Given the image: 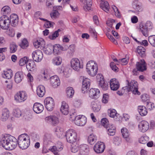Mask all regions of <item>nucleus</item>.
Returning <instances> with one entry per match:
<instances>
[{
  "label": "nucleus",
  "mask_w": 155,
  "mask_h": 155,
  "mask_svg": "<svg viewBox=\"0 0 155 155\" xmlns=\"http://www.w3.org/2000/svg\"><path fill=\"white\" fill-rule=\"evenodd\" d=\"M145 49L141 46H139L137 48V52L141 57H143L145 55Z\"/></svg>",
  "instance_id": "nucleus-43"
},
{
  "label": "nucleus",
  "mask_w": 155,
  "mask_h": 155,
  "mask_svg": "<svg viewBox=\"0 0 155 155\" xmlns=\"http://www.w3.org/2000/svg\"><path fill=\"white\" fill-rule=\"evenodd\" d=\"M28 42L26 39H24L20 44V46L22 48L25 49L28 46Z\"/></svg>",
  "instance_id": "nucleus-48"
},
{
  "label": "nucleus",
  "mask_w": 155,
  "mask_h": 155,
  "mask_svg": "<svg viewBox=\"0 0 155 155\" xmlns=\"http://www.w3.org/2000/svg\"><path fill=\"white\" fill-rule=\"evenodd\" d=\"M115 22V20L113 19H109L106 21V24L110 27H112L113 23Z\"/></svg>",
  "instance_id": "nucleus-63"
},
{
  "label": "nucleus",
  "mask_w": 155,
  "mask_h": 155,
  "mask_svg": "<svg viewBox=\"0 0 155 155\" xmlns=\"http://www.w3.org/2000/svg\"><path fill=\"white\" fill-rule=\"evenodd\" d=\"M0 143L2 146L7 150H12L17 146V140L14 137L8 134L2 135Z\"/></svg>",
  "instance_id": "nucleus-1"
},
{
  "label": "nucleus",
  "mask_w": 155,
  "mask_h": 155,
  "mask_svg": "<svg viewBox=\"0 0 155 155\" xmlns=\"http://www.w3.org/2000/svg\"><path fill=\"white\" fill-rule=\"evenodd\" d=\"M24 75L23 73L20 71H18L15 74V81L17 83H20L23 79Z\"/></svg>",
  "instance_id": "nucleus-28"
},
{
  "label": "nucleus",
  "mask_w": 155,
  "mask_h": 155,
  "mask_svg": "<svg viewBox=\"0 0 155 155\" xmlns=\"http://www.w3.org/2000/svg\"><path fill=\"white\" fill-rule=\"evenodd\" d=\"M11 9L8 6H5L3 7L2 9V12L4 15H5L9 14L11 12Z\"/></svg>",
  "instance_id": "nucleus-45"
},
{
  "label": "nucleus",
  "mask_w": 155,
  "mask_h": 155,
  "mask_svg": "<svg viewBox=\"0 0 155 155\" xmlns=\"http://www.w3.org/2000/svg\"><path fill=\"white\" fill-rule=\"evenodd\" d=\"M147 107L148 110H152L154 108V104L151 102H147Z\"/></svg>",
  "instance_id": "nucleus-58"
},
{
  "label": "nucleus",
  "mask_w": 155,
  "mask_h": 155,
  "mask_svg": "<svg viewBox=\"0 0 155 155\" xmlns=\"http://www.w3.org/2000/svg\"><path fill=\"white\" fill-rule=\"evenodd\" d=\"M110 86L111 90L116 91L119 88L120 84L116 79L113 78L110 81Z\"/></svg>",
  "instance_id": "nucleus-22"
},
{
  "label": "nucleus",
  "mask_w": 155,
  "mask_h": 155,
  "mask_svg": "<svg viewBox=\"0 0 155 155\" xmlns=\"http://www.w3.org/2000/svg\"><path fill=\"white\" fill-rule=\"evenodd\" d=\"M50 82L52 86L54 88L57 87L60 85V80L56 75L52 76L50 78Z\"/></svg>",
  "instance_id": "nucleus-19"
},
{
  "label": "nucleus",
  "mask_w": 155,
  "mask_h": 155,
  "mask_svg": "<svg viewBox=\"0 0 155 155\" xmlns=\"http://www.w3.org/2000/svg\"><path fill=\"white\" fill-rule=\"evenodd\" d=\"M148 41L151 45L155 47V35H151L148 37Z\"/></svg>",
  "instance_id": "nucleus-47"
},
{
  "label": "nucleus",
  "mask_w": 155,
  "mask_h": 155,
  "mask_svg": "<svg viewBox=\"0 0 155 155\" xmlns=\"http://www.w3.org/2000/svg\"><path fill=\"white\" fill-rule=\"evenodd\" d=\"M12 114L14 117L18 118L22 116V112L20 109L16 108L13 110Z\"/></svg>",
  "instance_id": "nucleus-39"
},
{
  "label": "nucleus",
  "mask_w": 155,
  "mask_h": 155,
  "mask_svg": "<svg viewBox=\"0 0 155 155\" xmlns=\"http://www.w3.org/2000/svg\"><path fill=\"white\" fill-rule=\"evenodd\" d=\"M107 130V134L109 135L113 136L115 134L116 132L115 127H112V129L108 128V130Z\"/></svg>",
  "instance_id": "nucleus-53"
},
{
  "label": "nucleus",
  "mask_w": 155,
  "mask_h": 155,
  "mask_svg": "<svg viewBox=\"0 0 155 155\" xmlns=\"http://www.w3.org/2000/svg\"><path fill=\"white\" fill-rule=\"evenodd\" d=\"M17 142L19 147L22 150L27 148L30 144L29 137L26 134H23L19 136Z\"/></svg>",
  "instance_id": "nucleus-2"
},
{
  "label": "nucleus",
  "mask_w": 155,
  "mask_h": 155,
  "mask_svg": "<svg viewBox=\"0 0 155 155\" xmlns=\"http://www.w3.org/2000/svg\"><path fill=\"white\" fill-rule=\"evenodd\" d=\"M136 66L138 71H143L147 69L145 62L144 60H141L137 62L136 64Z\"/></svg>",
  "instance_id": "nucleus-23"
},
{
  "label": "nucleus",
  "mask_w": 155,
  "mask_h": 155,
  "mask_svg": "<svg viewBox=\"0 0 155 155\" xmlns=\"http://www.w3.org/2000/svg\"><path fill=\"white\" fill-rule=\"evenodd\" d=\"M45 107L48 111H52L54 107V102L53 99L51 97L46 98L44 101Z\"/></svg>",
  "instance_id": "nucleus-9"
},
{
  "label": "nucleus",
  "mask_w": 155,
  "mask_h": 155,
  "mask_svg": "<svg viewBox=\"0 0 155 155\" xmlns=\"http://www.w3.org/2000/svg\"><path fill=\"white\" fill-rule=\"evenodd\" d=\"M53 46L51 45H48L43 49L44 53L48 55L53 53Z\"/></svg>",
  "instance_id": "nucleus-32"
},
{
  "label": "nucleus",
  "mask_w": 155,
  "mask_h": 155,
  "mask_svg": "<svg viewBox=\"0 0 155 155\" xmlns=\"http://www.w3.org/2000/svg\"><path fill=\"white\" fill-rule=\"evenodd\" d=\"M105 149L104 143L101 142H98L95 144L94 147L95 152L97 153H102Z\"/></svg>",
  "instance_id": "nucleus-16"
},
{
  "label": "nucleus",
  "mask_w": 155,
  "mask_h": 155,
  "mask_svg": "<svg viewBox=\"0 0 155 155\" xmlns=\"http://www.w3.org/2000/svg\"><path fill=\"white\" fill-rule=\"evenodd\" d=\"M110 66L112 69L115 72L118 71V68L116 66L113 62H111L110 64Z\"/></svg>",
  "instance_id": "nucleus-61"
},
{
  "label": "nucleus",
  "mask_w": 155,
  "mask_h": 155,
  "mask_svg": "<svg viewBox=\"0 0 155 155\" xmlns=\"http://www.w3.org/2000/svg\"><path fill=\"white\" fill-rule=\"evenodd\" d=\"M153 28V25L152 22L150 21H148L146 22L144 25L142 27L140 26V30L143 35L145 37L148 35V31Z\"/></svg>",
  "instance_id": "nucleus-8"
},
{
  "label": "nucleus",
  "mask_w": 155,
  "mask_h": 155,
  "mask_svg": "<svg viewBox=\"0 0 155 155\" xmlns=\"http://www.w3.org/2000/svg\"><path fill=\"white\" fill-rule=\"evenodd\" d=\"M97 79L99 86L104 91L107 90L108 87V84L104 81V77L101 74H98L97 76Z\"/></svg>",
  "instance_id": "nucleus-10"
},
{
  "label": "nucleus",
  "mask_w": 155,
  "mask_h": 155,
  "mask_svg": "<svg viewBox=\"0 0 155 155\" xmlns=\"http://www.w3.org/2000/svg\"><path fill=\"white\" fill-rule=\"evenodd\" d=\"M91 107L92 110L94 112H99L101 109V105L96 101H93L91 103Z\"/></svg>",
  "instance_id": "nucleus-31"
},
{
  "label": "nucleus",
  "mask_w": 155,
  "mask_h": 155,
  "mask_svg": "<svg viewBox=\"0 0 155 155\" xmlns=\"http://www.w3.org/2000/svg\"><path fill=\"white\" fill-rule=\"evenodd\" d=\"M9 20L11 25L13 27H15L18 23V17L16 14H12L10 16Z\"/></svg>",
  "instance_id": "nucleus-21"
},
{
  "label": "nucleus",
  "mask_w": 155,
  "mask_h": 155,
  "mask_svg": "<svg viewBox=\"0 0 155 155\" xmlns=\"http://www.w3.org/2000/svg\"><path fill=\"white\" fill-rule=\"evenodd\" d=\"M80 1L83 3L84 5V10L86 11L91 9L92 4L91 0H80Z\"/></svg>",
  "instance_id": "nucleus-26"
},
{
  "label": "nucleus",
  "mask_w": 155,
  "mask_h": 155,
  "mask_svg": "<svg viewBox=\"0 0 155 155\" xmlns=\"http://www.w3.org/2000/svg\"><path fill=\"white\" fill-rule=\"evenodd\" d=\"M65 136L67 141L71 143L75 142L77 139V134L74 130L70 129L66 132Z\"/></svg>",
  "instance_id": "nucleus-5"
},
{
  "label": "nucleus",
  "mask_w": 155,
  "mask_h": 155,
  "mask_svg": "<svg viewBox=\"0 0 155 155\" xmlns=\"http://www.w3.org/2000/svg\"><path fill=\"white\" fill-rule=\"evenodd\" d=\"M54 23L50 21H47L45 23L44 26L46 28H49L53 27Z\"/></svg>",
  "instance_id": "nucleus-59"
},
{
  "label": "nucleus",
  "mask_w": 155,
  "mask_h": 155,
  "mask_svg": "<svg viewBox=\"0 0 155 155\" xmlns=\"http://www.w3.org/2000/svg\"><path fill=\"white\" fill-rule=\"evenodd\" d=\"M45 93V87L42 85H40L37 87V94L40 97H43Z\"/></svg>",
  "instance_id": "nucleus-30"
},
{
  "label": "nucleus",
  "mask_w": 155,
  "mask_h": 155,
  "mask_svg": "<svg viewBox=\"0 0 155 155\" xmlns=\"http://www.w3.org/2000/svg\"><path fill=\"white\" fill-rule=\"evenodd\" d=\"M26 67L28 71H36V65L33 61H30L26 64Z\"/></svg>",
  "instance_id": "nucleus-29"
},
{
  "label": "nucleus",
  "mask_w": 155,
  "mask_h": 155,
  "mask_svg": "<svg viewBox=\"0 0 155 155\" xmlns=\"http://www.w3.org/2000/svg\"><path fill=\"white\" fill-rule=\"evenodd\" d=\"M138 111L140 114L142 116H145L147 113L146 108L144 106H139L138 107Z\"/></svg>",
  "instance_id": "nucleus-33"
},
{
  "label": "nucleus",
  "mask_w": 155,
  "mask_h": 155,
  "mask_svg": "<svg viewBox=\"0 0 155 155\" xmlns=\"http://www.w3.org/2000/svg\"><path fill=\"white\" fill-rule=\"evenodd\" d=\"M126 82L127 86L123 87L122 90H126L127 92L131 91L133 94H140V93L138 91V84L137 81L132 80L130 83L127 80Z\"/></svg>",
  "instance_id": "nucleus-3"
},
{
  "label": "nucleus",
  "mask_w": 155,
  "mask_h": 155,
  "mask_svg": "<svg viewBox=\"0 0 155 155\" xmlns=\"http://www.w3.org/2000/svg\"><path fill=\"white\" fill-rule=\"evenodd\" d=\"M10 24L9 18L5 15H3L0 18V27L3 30H8L10 26Z\"/></svg>",
  "instance_id": "nucleus-7"
},
{
  "label": "nucleus",
  "mask_w": 155,
  "mask_h": 155,
  "mask_svg": "<svg viewBox=\"0 0 155 155\" xmlns=\"http://www.w3.org/2000/svg\"><path fill=\"white\" fill-rule=\"evenodd\" d=\"M128 61V59L123 58L119 60L118 63H120L123 65H125L127 64Z\"/></svg>",
  "instance_id": "nucleus-60"
},
{
  "label": "nucleus",
  "mask_w": 155,
  "mask_h": 155,
  "mask_svg": "<svg viewBox=\"0 0 155 155\" xmlns=\"http://www.w3.org/2000/svg\"><path fill=\"white\" fill-rule=\"evenodd\" d=\"M2 118L3 121H6L9 116V112L8 110L6 109H4L2 110Z\"/></svg>",
  "instance_id": "nucleus-35"
},
{
  "label": "nucleus",
  "mask_w": 155,
  "mask_h": 155,
  "mask_svg": "<svg viewBox=\"0 0 155 155\" xmlns=\"http://www.w3.org/2000/svg\"><path fill=\"white\" fill-rule=\"evenodd\" d=\"M34 45L36 48H38L41 47H43L45 44L44 40L41 38V39L37 40L33 43Z\"/></svg>",
  "instance_id": "nucleus-34"
},
{
  "label": "nucleus",
  "mask_w": 155,
  "mask_h": 155,
  "mask_svg": "<svg viewBox=\"0 0 155 155\" xmlns=\"http://www.w3.org/2000/svg\"><path fill=\"white\" fill-rule=\"evenodd\" d=\"M60 110L63 114L67 115L69 112V107L68 104L65 101L62 102V104Z\"/></svg>",
  "instance_id": "nucleus-25"
},
{
  "label": "nucleus",
  "mask_w": 155,
  "mask_h": 155,
  "mask_svg": "<svg viewBox=\"0 0 155 155\" xmlns=\"http://www.w3.org/2000/svg\"><path fill=\"white\" fill-rule=\"evenodd\" d=\"M59 13L56 10L53 9V12L51 13L50 15L52 18H56L59 16Z\"/></svg>",
  "instance_id": "nucleus-50"
},
{
  "label": "nucleus",
  "mask_w": 155,
  "mask_h": 155,
  "mask_svg": "<svg viewBox=\"0 0 155 155\" xmlns=\"http://www.w3.org/2000/svg\"><path fill=\"white\" fill-rule=\"evenodd\" d=\"M114 143L116 145L118 146L120 143L121 142V138L118 137H115L113 139Z\"/></svg>",
  "instance_id": "nucleus-56"
},
{
  "label": "nucleus",
  "mask_w": 155,
  "mask_h": 155,
  "mask_svg": "<svg viewBox=\"0 0 155 155\" xmlns=\"http://www.w3.org/2000/svg\"><path fill=\"white\" fill-rule=\"evenodd\" d=\"M108 113L109 116L111 117L114 118L117 114L116 110L115 109L108 110Z\"/></svg>",
  "instance_id": "nucleus-49"
},
{
  "label": "nucleus",
  "mask_w": 155,
  "mask_h": 155,
  "mask_svg": "<svg viewBox=\"0 0 155 155\" xmlns=\"http://www.w3.org/2000/svg\"><path fill=\"white\" fill-rule=\"evenodd\" d=\"M29 61L28 58L27 57H24L20 59L19 61V64L20 66H22L27 64Z\"/></svg>",
  "instance_id": "nucleus-42"
},
{
  "label": "nucleus",
  "mask_w": 155,
  "mask_h": 155,
  "mask_svg": "<svg viewBox=\"0 0 155 155\" xmlns=\"http://www.w3.org/2000/svg\"><path fill=\"white\" fill-rule=\"evenodd\" d=\"M51 139V136L48 134H45L43 138V143L46 146L50 142Z\"/></svg>",
  "instance_id": "nucleus-40"
},
{
  "label": "nucleus",
  "mask_w": 155,
  "mask_h": 155,
  "mask_svg": "<svg viewBox=\"0 0 155 155\" xmlns=\"http://www.w3.org/2000/svg\"><path fill=\"white\" fill-rule=\"evenodd\" d=\"M71 118H72V120H75V124L78 126H83L86 123L87 118L83 115H78L76 116L74 114L72 115H71Z\"/></svg>",
  "instance_id": "nucleus-6"
},
{
  "label": "nucleus",
  "mask_w": 155,
  "mask_h": 155,
  "mask_svg": "<svg viewBox=\"0 0 155 155\" xmlns=\"http://www.w3.org/2000/svg\"><path fill=\"white\" fill-rule=\"evenodd\" d=\"M52 61L53 63L54 64L58 65L61 64L62 59L61 57H57L54 58Z\"/></svg>",
  "instance_id": "nucleus-46"
},
{
  "label": "nucleus",
  "mask_w": 155,
  "mask_h": 155,
  "mask_svg": "<svg viewBox=\"0 0 155 155\" xmlns=\"http://www.w3.org/2000/svg\"><path fill=\"white\" fill-rule=\"evenodd\" d=\"M90 85V80L88 78H85L84 79L82 85V91L87 90L89 88Z\"/></svg>",
  "instance_id": "nucleus-27"
},
{
  "label": "nucleus",
  "mask_w": 155,
  "mask_h": 155,
  "mask_svg": "<svg viewBox=\"0 0 155 155\" xmlns=\"http://www.w3.org/2000/svg\"><path fill=\"white\" fill-rule=\"evenodd\" d=\"M66 91L67 96L68 97H72L74 94V91L71 87H68L66 89Z\"/></svg>",
  "instance_id": "nucleus-41"
},
{
  "label": "nucleus",
  "mask_w": 155,
  "mask_h": 155,
  "mask_svg": "<svg viewBox=\"0 0 155 155\" xmlns=\"http://www.w3.org/2000/svg\"><path fill=\"white\" fill-rule=\"evenodd\" d=\"M13 75L12 71L10 69L4 72V74L3 75V77L4 78L9 79L11 78Z\"/></svg>",
  "instance_id": "nucleus-38"
},
{
  "label": "nucleus",
  "mask_w": 155,
  "mask_h": 155,
  "mask_svg": "<svg viewBox=\"0 0 155 155\" xmlns=\"http://www.w3.org/2000/svg\"><path fill=\"white\" fill-rule=\"evenodd\" d=\"M82 104V102L81 100L76 99L74 103V106L78 108L80 107Z\"/></svg>",
  "instance_id": "nucleus-52"
},
{
  "label": "nucleus",
  "mask_w": 155,
  "mask_h": 155,
  "mask_svg": "<svg viewBox=\"0 0 155 155\" xmlns=\"http://www.w3.org/2000/svg\"><path fill=\"white\" fill-rule=\"evenodd\" d=\"M149 127L148 123L145 120L141 121L138 125L139 130L142 132H146L149 129Z\"/></svg>",
  "instance_id": "nucleus-18"
},
{
  "label": "nucleus",
  "mask_w": 155,
  "mask_h": 155,
  "mask_svg": "<svg viewBox=\"0 0 155 155\" xmlns=\"http://www.w3.org/2000/svg\"><path fill=\"white\" fill-rule=\"evenodd\" d=\"M100 6L102 9L106 12L109 10V6L107 1L102 2L100 4Z\"/></svg>",
  "instance_id": "nucleus-36"
},
{
  "label": "nucleus",
  "mask_w": 155,
  "mask_h": 155,
  "mask_svg": "<svg viewBox=\"0 0 155 155\" xmlns=\"http://www.w3.org/2000/svg\"><path fill=\"white\" fill-rule=\"evenodd\" d=\"M112 8L115 12V15L119 18L120 17V14L117 8L115 6H113Z\"/></svg>",
  "instance_id": "nucleus-62"
},
{
  "label": "nucleus",
  "mask_w": 155,
  "mask_h": 155,
  "mask_svg": "<svg viewBox=\"0 0 155 155\" xmlns=\"http://www.w3.org/2000/svg\"><path fill=\"white\" fill-rule=\"evenodd\" d=\"M109 96L107 94H104L103 95L102 101L104 103H107L108 102Z\"/></svg>",
  "instance_id": "nucleus-64"
},
{
  "label": "nucleus",
  "mask_w": 155,
  "mask_h": 155,
  "mask_svg": "<svg viewBox=\"0 0 155 155\" xmlns=\"http://www.w3.org/2000/svg\"><path fill=\"white\" fill-rule=\"evenodd\" d=\"M71 67L74 70L78 71L83 68V65L80 64L79 60L77 58L72 59L71 61Z\"/></svg>",
  "instance_id": "nucleus-11"
},
{
  "label": "nucleus",
  "mask_w": 155,
  "mask_h": 155,
  "mask_svg": "<svg viewBox=\"0 0 155 155\" xmlns=\"http://www.w3.org/2000/svg\"><path fill=\"white\" fill-rule=\"evenodd\" d=\"M96 140V136L93 134H91L88 137V142L91 145L94 144Z\"/></svg>",
  "instance_id": "nucleus-37"
},
{
  "label": "nucleus",
  "mask_w": 155,
  "mask_h": 155,
  "mask_svg": "<svg viewBox=\"0 0 155 155\" xmlns=\"http://www.w3.org/2000/svg\"><path fill=\"white\" fill-rule=\"evenodd\" d=\"M45 122L53 125H55L59 122L58 118L55 115H50L45 118Z\"/></svg>",
  "instance_id": "nucleus-14"
},
{
  "label": "nucleus",
  "mask_w": 155,
  "mask_h": 155,
  "mask_svg": "<svg viewBox=\"0 0 155 155\" xmlns=\"http://www.w3.org/2000/svg\"><path fill=\"white\" fill-rule=\"evenodd\" d=\"M17 49V46L15 44L13 43L10 45V52L14 53L16 51Z\"/></svg>",
  "instance_id": "nucleus-57"
},
{
  "label": "nucleus",
  "mask_w": 155,
  "mask_h": 155,
  "mask_svg": "<svg viewBox=\"0 0 155 155\" xmlns=\"http://www.w3.org/2000/svg\"><path fill=\"white\" fill-rule=\"evenodd\" d=\"M61 31L60 29L55 31L52 35H49L48 37L49 39L52 40L55 39L57 37H58L59 35V32Z\"/></svg>",
  "instance_id": "nucleus-44"
},
{
  "label": "nucleus",
  "mask_w": 155,
  "mask_h": 155,
  "mask_svg": "<svg viewBox=\"0 0 155 155\" xmlns=\"http://www.w3.org/2000/svg\"><path fill=\"white\" fill-rule=\"evenodd\" d=\"M100 94L99 90L97 88H91L89 92V96L92 99L98 98L100 95Z\"/></svg>",
  "instance_id": "nucleus-17"
},
{
  "label": "nucleus",
  "mask_w": 155,
  "mask_h": 155,
  "mask_svg": "<svg viewBox=\"0 0 155 155\" xmlns=\"http://www.w3.org/2000/svg\"><path fill=\"white\" fill-rule=\"evenodd\" d=\"M86 70L90 75L93 77L95 76L97 73V64L93 61H89L87 64Z\"/></svg>",
  "instance_id": "nucleus-4"
},
{
  "label": "nucleus",
  "mask_w": 155,
  "mask_h": 155,
  "mask_svg": "<svg viewBox=\"0 0 155 155\" xmlns=\"http://www.w3.org/2000/svg\"><path fill=\"white\" fill-rule=\"evenodd\" d=\"M27 96L25 91H20L17 93L15 96V100L18 102L24 101L27 98Z\"/></svg>",
  "instance_id": "nucleus-12"
},
{
  "label": "nucleus",
  "mask_w": 155,
  "mask_h": 155,
  "mask_svg": "<svg viewBox=\"0 0 155 155\" xmlns=\"http://www.w3.org/2000/svg\"><path fill=\"white\" fill-rule=\"evenodd\" d=\"M121 132L123 138L128 143L132 142L130 137V133L128 130L126 128H123L121 130Z\"/></svg>",
  "instance_id": "nucleus-20"
},
{
  "label": "nucleus",
  "mask_w": 155,
  "mask_h": 155,
  "mask_svg": "<svg viewBox=\"0 0 155 155\" xmlns=\"http://www.w3.org/2000/svg\"><path fill=\"white\" fill-rule=\"evenodd\" d=\"M147 139L148 137L147 136L141 137L139 138V141L141 143L145 144L147 143Z\"/></svg>",
  "instance_id": "nucleus-51"
},
{
  "label": "nucleus",
  "mask_w": 155,
  "mask_h": 155,
  "mask_svg": "<svg viewBox=\"0 0 155 155\" xmlns=\"http://www.w3.org/2000/svg\"><path fill=\"white\" fill-rule=\"evenodd\" d=\"M80 148L81 152L83 151L87 152L88 151L89 147L87 145L83 144L80 146Z\"/></svg>",
  "instance_id": "nucleus-55"
},
{
  "label": "nucleus",
  "mask_w": 155,
  "mask_h": 155,
  "mask_svg": "<svg viewBox=\"0 0 155 155\" xmlns=\"http://www.w3.org/2000/svg\"><path fill=\"white\" fill-rule=\"evenodd\" d=\"M33 110L37 114H39L42 112L44 110L43 106L38 103H35L33 106Z\"/></svg>",
  "instance_id": "nucleus-24"
},
{
  "label": "nucleus",
  "mask_w": 155,
  "mask_h": 155,
  "mask_svg": "<svg viewBox=\"0 0 155 155\" xmlns=\"http://www.w3.org/2000/svg\"><path fill=\"white\" fill-rule=\"evenodd\" d=\"M32 56L33 61L37 62L41 61L43 57L42 52L39 50H37L33 51Z\"/></svg>",
  "instance_id": "nucleus-13"
},
{
  "label": "nucleus",
  "mask_w": 155,
  "mask_h": 155,
  "mask_svg": "<svg viewBox=\"0 0 155 155\" xmlns=\"http://www.w3.org/2000/svg\"><path fill=\"white\" fill-rule=\"evenodd\" d=\"M53 54L54 55H58L61 53V51H66L68 48V46H66L64 47L58 44H55L53 45Z\"/></svg>",
  "instance_id": "nucleus-15"
},
{
  "label": "nucleus",
  "mask_w": 155,
  "mask_h": 155,
  "mask_svg": "<svg viewBox=\"0 0 155 155\" xmlns=\"http://www.w3.org/2000/svg\"><path fill=\"white\" fill-rule=\"evenodd\" d=\"M102 125L105 128L109 124V121L108 119L106 118L102 119L101 121Z\"/></svg>",
  "instance_id": "nucleus-54"
}]
</instances>
